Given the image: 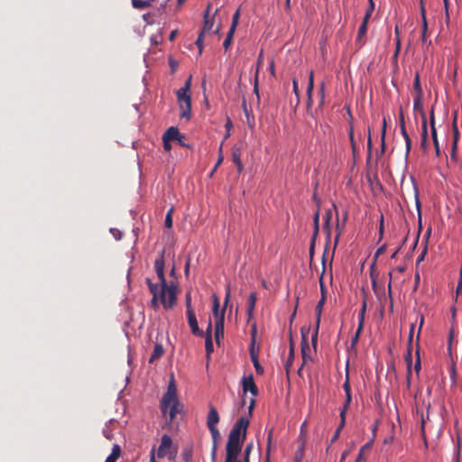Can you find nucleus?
<instances>
[{"label": "nucleus", "instance_id": "obj_1", "mask_svg": "<svg viewBox=\"0 0 462 462\" xmlns=\"http://www.w3.org/2000/svg\"><path fill=\"white\" fill-rule=\"evenodd\" d=\"M165 249L162 250L154 261V269L158 276L160 284L153 283L150 278H146V283L152 295L151 306L157 310L161 302L165 310L172 309L176 305L177 288L174 284L168 285L164 274Z\"/></svg>", "mask_w": 462, "mask_h": 462}, {"label": "nucleus", "instance_id": "obj_2", "mask_svg": "<svg viewBox=\"0 0 462 462\" xmlns=\"http://www.w3.org/2000/svg\"><path fill=\"white\" fill-rule=\"evenodd\" d=\"M254 404L255 401L252 399L248 408V416L240 417L231 429L226 445L225 462H242L238 459V457L242 452V448L246 439L250 417L252 416Z\"/></svg>", "mask_w": 462, "mask_h": 462}, {"label": "nucleus", "instance_id": "obj_3", "mask_svg": "<svg viewBox=\"0 0 462 462\" xmlns=\"http://www.w3.org/2000/svg\"><path fill=\"white\" fill-rule=\"evenodd\" d=\"M160 407L167 423H171L176 415L183 411L184 406L178 399L177 386L173 376H171L167 391L161 400Z\"/></svg>", "mask_w": 462, "mask_h": 462}, {"label": "nucleus", "instance_id": "obj_4", "mask_svg": "<svg viewBox=\"0 0 462 462\" xmlns=\"http://www.w3.org/2000/svg\"><path fill=\"white\" fill-rule=\"evenodd\" d=\"M191 87V76L186 80L184 86L177 90V99L180 104V116L189 120L191 116V97L189 94Z\"/></svg>", "mask_w": 462, "mask_h": 462}, {"label": "nucleus", "instance_id": "obj_5", "mask_svg": "<svg viewBox=\"0 0 462 462\" xmlns=\"http://www.w3.org/2000/svg\"><path fill=\"white\" fill-rule=\"evenodd\" d=\"M155 454L159 458L167 457L170 461L175 462L178 454V447L173 444L169 435L164 434L161 439V444Z\"/></svg>", "mask_w": 462, "mask_h": 462}, {"label": "nucleus", "instance_id": "obj_6", "mask_svg": "<svg viewBox=\"0 0 462 462\" xmlns=\"http://www.w3.org/2000/svg\"><path fill=\"white\" fill-rule=\"evenodd\" d=\"M230 297H231V287H230V284H227L226 287L224 306H223L222 310H219V307H220L219 300L216 294L213 295L212 313L215 318V327H218V328L224 327L226 308L229 302Z\"/></svg>", "mask_w": 462, "mask_h": 462}, {"label": "nucleus", "instance_id": "obj_7", "mask_svg": "<svg viewBox=\"0 0 462 462\" xmlns=\"http://www.w3.org/2000/svg\"><path fill=\"white\" fill-rule=\"evenodd\" d=\"M310 332V328H301V356H302V364L300 367L298 369V374L299 376H301V371L304 366V365L309 361L311 360L310 356V347L308 342V334Z\"/></svg>", "mask_w": 462, "mask_h": 462}, {"label": "nucleus", "instance_id": "obj_8", "mask_svg": "<svg viewBox=\"0 0 462 462\" xmlns=\"http://www.w3.org/2000/svg\"><path fill=\"white\" fill-rule=\"evenodd\" d=\"M326 300H327V296L322 295L320 297V300H319V302L317 303V305L315 307L316 326H315V329L311 336V344H312V346L314 347V349H316L317 344H318V336H319V325H320V320H321V314H322V310H323V307L325 305Z\"/></svg>", "mask_w": 462, "mask_h": 462}, {"label": "nucleus", "instance_id": "obj_9", "mask_svg": "<svg viewBox=\"0 0 462 462\" xmlns=\"http://www.w3.org/2000/svg\"><path fill=\"white\" fill-rule=\"evenodd\" d=\"M343 389L346 393V400H345L344 405L340 411L341 427L345 426L346 411H347V410L350 406V403L352 402L351 387H350V383H349L348 373H346V380L343 383Z\"/></svg>", "mask_w": 462, "mask_h": 462}, {"label": "nucleus", "instance_id": "obj_10", "mask_svg": "<svg viewBox=\"0 0 462 462\" xmlns=\"http://www.w3.org/2000/svg\"><path fill=\"white\" fill-rule=\"evenodd\" d=\"M413 332H414V324L411 325L410 332H409V339H408V349L407 353L405 355V361L407 363L408 371H407V383H410L411 375V342L413 337Z\"/></svg>", "mask_w": 462, "mask_h": 462}, {"label": "nucleus", "instance_id": "obj_11", "mask_svg": "<svg viewBox=\"0 0 462 462\" xmlns=\"http://www.w3.org/2000/svg\"><path fill=\"white\" fill-rule=\"evenodd\" d=\"M243 151V143H236L231 149L232 162L236 166L237 171L240 173L244 170V166L241 161V155Z\"/></svg>", "mask_w": 462, "mask_h": 462}, {"label": "nucleus", "instance_id": "obj_12", "mask_svg": "<svg viewBox=\"0 0 462 462\" xmlns=\"http://www.w3.org/2000/svg\"><path fill=\"white\" fill-rule=\"evenodd\" d=\"M188 323L193 335L202 337L203 331L199 328L194 310L186 311Z\"/></svg>", "mask_w": 462, "mask_h": 462}, {"label": "nucleus", "instance_id": "obj_13", "mask_svg": "<svg viewBox=\"0 0 462 462\" xmlns=\"http://www.w3.org/2000/svg\"><path fill=\"white\" fill-rule=\"evenodd\" d=\"M166 138L171 141H176L180 145L186 147L187 144L183 142L185 136L180 133L178 127L171 126L169 127L165 133Z\"/></svg>", "mask_w": 462, "mask_h": 462}, {"label": "nucleus", "instance_id": "obj_14", "mask_svg": "<svg viewBox=\"0 0 462 462\" xmlns=\"http://www.w3.org/2000/svg\"><path fill=\"white\" fill-rule=\"evenodd\" d=\"M242 385L244 394H245L247 392H250L253 396H256L258 394V390L254 383V377L252 374L243 378Z\"/></svg>", "mask_w": 462, "mask_h": 462}, {"label": "nucleus", "instance_id": "obj_15", "mask_svg": "<svg viewBox=\"0 0 462 462\" xmlns=\"http://www.w3.org/2000/svg\"><path fill=\"white\" fill-rule=\"evenodd\" d=\"M400 130H401L402 135L405 141L406 155H408L411 149V138L406 131V128H405L404 116H403V112L402 109L400 111Z\"/></svg>", "mask_w": 462, "mask_h": 462}, {"label": "nucleus", "instance_id": "obj_16", "mask_svg": "<svg viewBox=\"0 0 462 462\" xmlns=\"http://www.w3.org/2000/svg\"><path fill=\"white\" fill-rule=\"evenodd\" d=\"M250 357L254 366L255 372L257 374H263L264 370L263 367L260 365L258 360V353L254 348V339L253 338L251 346H250Z\"/></svg>", "mask_w": 462, "mask_h": 462}, {"label": "nucleus", "instance_id": "obj_17", "mask_svg": "<svg viewBox=\"0 0 462 462\" xmlns=\"http://www.w3.org/2000/svg\"><path fill=\"white\" fill-rule=\"evenodd\" d=\"M219 415L215 406L209 405V411L207 417V427L214 428L217 427L219 422Z\"/></svg>", "mask_w": 462, "mask_h": 462}, {"label": "nucleus", "instance_id": "obj_18", "mask_svg": "<svg viewBox=\"0 0 462 462\" xmlns=\"http://www.w3.org/2000/svg\"><path fill=\"white\" fill-rule=\"evenodd\" d=\"M369 21L364 20L358 29L357 36L356 39V44L358 45L359 48H361L364 44V37L366 34L367 32V23Z\"/></svg>", "mask_w": 462, "mask_h": 462}, {"label": "nucleus", "instance_id": "obj_19", "mask_svg": "<svg viewBox=\"0 0 462 462\" xmlns=\"http://www.w3.org/2000/svg\"><path fill=\"white\" fill-rule=\"evenodd\" d=\"M256 300H257L256 292L250 293L248 300H247V306H246V314H247L248 319H250L254 315V310Z\"/></svg>", "mask_w": 462, "mask_h": 462}, {"label": "nucleus", "instance_id": "obj_20", "mask_svg": "<svg viewBox=\"0 0 462 462\" xmlns=\"http://www.w3.org/2000/svg\"><path fill=\"white\" fill-rule=\"evenodd\" d=\"M423 321H424V318L423 316L420 317V328H419V330H418V334H417V338H416V356H417V358H416V362H415V365H414V370L416 371L417 374H419L420 370V352H419V339H420V329H421V327L423 325Z\"/></svg>", "mask_w": 462, "mask_h": 462}, {"label": "nucleus", "instance_id": "obj_21", "mask_svg": "<svg viewBox=\"0 0 462 462\" xmlns=\"http://www.w3.org/2000/svg\"><path fill=\"white\" fill-rule=\"evenodd\" d=\"M314 88V79H313V71H310V77H309V83L307 87V96H308V112H310V107L312 104V91Z\"/></svg>", "mask_w": 462, "mask_h": 462}, {"label": "nucleus", "instance_id": "obj_22", "mask_svg": "<svg viewBox=\"0 0 462 462\" xmlns=\"http://www.w3.org/2000/svg\"><path fill=\"white\" fill-rule=\"evenodd\" d=\"M423 96H414L413 98V110L419 112L421 116V119L424 120L426 118L425 112L423 110Z\"/></svg>", "mask_w": 462, "mask_h": 462}, {"label": "nucleus", "instance_id": "obj_23", "mask_svg": "<svg viewBox=\"0 0 462 462\" xmlns=\"http://www.w3.org/2000/svg\"><path fill=\"white\" fill-rule=\"evenodd\" d=\"M155 0H131L132 6L136 10H144L152 6Z\"/></svg>", "mask_w": 462, "mask_h": 462}, {"label": "nucleus", "instance_id": "obj_24", "mask_svg": "<svg viewBox=\"0 0 462 462\" xmlns=\"http://www.w3.org/2000/svg\"><path fill=\"white\" fill-rule=\"evenodd\" d=\"M332 208L333 209L337 210V207L335 204L332 205ZM337 213V226H336V230H337V235H336V244L337 243L338 241V238L342 233V230H343V226L345 225V223L346 222L347 220V211H345L344 212V215H343V225L340 226L339 222H338V215H337V211H336Z\"/></svg>", "mask_w": 462, "mask_h": 462}, {"label": "nucleus", "instance_id": "obj_25", "mask_svg": "<svg viewBox=\"0 0 462 462\" xmlns=\"http://www.w3.org/2000/svg\"><path fill=\"white\" fill-rule=\"evenodd\" d=\"M209 9H210V5H208V8L206 9V11L204 13V25H203V29L201 31V32H203V34L207 32H209L213 28V25H214V22L209 19Z\"/></svg>", "mask_w": 462, "mask_h": 462}, {"label": "nucleus", "instance_id": "obj_26", "mask_svg": "<svg viewBox=\"0 0 462 462\" xmlns=\"http://www.w3.org/2000/svg\"><path fill=\"white\" fill-rule=\"evenodd\" d=\"M333 212L332 209L329 208L326 211L325 217H324V229L327 232V236L329 238L331 235V226H330V220L332 219Z\"/></svg>", "mask_w": 462, "mask_h": 462}, {"label": "nucleus", "instance_id": "obj_27", "mask_svg": "<svg viewBox=\"0 0 462 462\" xmlns=\"http://www.w3.org/2000/svg\"><path fill=\"white\" fill-rule=\"evenodd\" d=\"M164 353V349L161 344H156L153 351L149 358V363H153L159 359Z\"/></svg>", "mask_w": 462, "mask_h": 462}, {"label": "nucleus", "instance_id": "obj_28", "mask_svg": "<svg viewBox=\"0 0 462 462\" xmlns=\"http://www.w3.org/2000/svg\"><path fill=\"white\" fill-rule=\"evenodd\" d=\"M420 14H421V18H422L421 42L424 43V42H426V33L428 31V23H427L426 14H425V8L423 5L420 6Z\"/></svg>", "mask_w": 462, "mask_h": 462}, {"label": "nucleus", "instance_id": "obj_29", "mask_svg": "<svg viewBox=\"0 0 462 462\" xmlns=\"http://www.w3.org/2000/svg\"><path fill=\"white\" fill-rule=\"evenodd\" d=\"M210 434H211V437H212V445L215 446V448H217V446H218V442L220 440V432L217 429V427H214V428H208Z\"/></svg>", "mask_w": 462, "mask_h": 462}, {"label": "nucleus", "instance_id": "obj_30", "mask_svg": "<svg viewBox=\"0 0 462 462\" xmlns=\"http://www.w3.org/2000/svg\"><path fill=\"white\" fill-rule=\"evenodd\" d=\"M192 455H193L192 448L191 447H186L181 451V454H180L181 460L183 462H191Z\"/></svg>", "mask_w": 462, "mask_h": 462}, {"label": "nucleus", "instance_id": "obj_31", "mask_svg": "<svg viewBox=\"0 0 462 462\" xmlns=\"http://www.w3.org/2000/svg\"><path fill=\"white\" fill-rule=\"evenodd\" d=\"M413 88L415 91L414 96H423V90L420 85V75L417 72L414 78Z\"/></svg>", "mask_w": 462, "mask_h": 462}, {"label": "nucleus", "instance_id": "obj_32", "mask_svg": "<svg viewBox=\"0 0 462 462\" xmlns=\"http://www.w3.org/2000/svg\"><path fill=\"white\" fill-rule=\"evenodd\" d=\"M385 135H386V119L383 120V127L381 132V154L383 155L385 152Z\"/></svg>", "mask_w": 462, "mask_h": 462}, {"label": "nucleus", "instance_id": "obj_33", "mask_svg": "<svg viewBox=\"0 0 462 462\" xmlns=\"http://www.w3.org/2000/svg\"><path fill=\"white\" fill-rule=\"evenodd\" d=\"M293 360H294V348L291 347L289 349V356H288L287 361L284 365L287 374L289 373L290 368L291 367V365L293 364Z\"/></svg>", "mask_w": 462, "mask_h": 462}, {"label": "nucleus", "instance_id": "obj_34", "mask_svg": "<svg viewBox=\"0 0 462 462\" xmlns=\"http://www.w3.org/2000/svg\"><path fill=\"white\" fill-rule=\"evenodd\" d=\"M236 31H233V30H228V32L226 34V37L223 42V47L226 51H227L232 43V41H233V36H234V33H235Z\"/></svg>", "mask_w": 462, "mask_h": 462}, {"label": "nucleus", "instance_id": "obj_35", "mask_svg": "<svg viewBox=\"0 0 462 462\" xmlns=\"http://www.w3.org/2000/svg\"><path fill=\"white\" fill-rule=\"evenodd\" d=\"M313 222H314V231H313V239H316V236L319 233V208L316 211L314 217H313Z\"/></svg>", "mask_w": 462, "mask_h": 462}, {"label": "nucleus", "instance_id": "obj_36", "mask_svg": "<svg viewBox=\"0 0 462 462\" xmlns=\"http://www.w3.org/2000/svg\"><path fill=\"white\" fill-rule=\"evenodd\" d=\"M452 128H453V142H455V145H456V144H457L459 136H460L459 130L457 126V115H455Z\"/></svg>", "mask_w": 462, "mask_h": 462}, {"label": "nucleus", "instance_id": "obj_37", "mask_svg": "<svg viewBox=\"0 0 462 462\" xmlns=\"http://www.w3.org/2000/svg\"><path fill=\"white\" fill-rule=\"evenodd\" d=\"M254 444L253 442H249L246 444L245 448L244 450V459L243 462H250V454L253 450Z\"/></svg>", "mask_w": 462, "mask_h": 462}, {"label": "nucleus", "instance_id": "obj_38", "mask_svg": "<svg viewBox=\"0 0 462 462\" xmlns=\"http://www.w3.org/2000/svg\"><path fill=\"white\" fill-rule=\"evenodd\" d=\"M239 17H240V8H238L236 13L233 14V17H232V23H231V26H230V30H233V31H236V27H237V24H238V22H239Z\"/></svg>", "mask_w": 462, "mask_h": 462}, {"label": "nucleus", "instance_id": "obj_39", "mask_svg": "<svg viewBox=\"0 0 462 462\" xmlns=\"http://www.w3.org/2000/svg\"><path fill=\"white\" fill-rule=\"evenodd\" d=\"M205 348L207 355L209 356L213 352L212 337L207 336L205 340Z\"/></svg>", "mask_w": 462, "mask_h": 462}, {"label": "nucleus", "instance_id": "obj_40", "mask_svg": "<svg viewBox=\"0 0 462 462\" xmlns=\"http://www.w3.org/2000/svg\"><path fill=\"white\" fill-rule=\"evenodd\" d=\"M172 213H173V208H170L166 214L165 217V226L168 228H171L172 226Z\"/></svg>", "mask_w": 462, "mask_h": 462}, {"label": "nucleus", "instance_id": "obj_41", "mask_svg": "<svg viewBox=\"0 0 462 462\" xmlns=\"http://www.w3.org/2000/svg\"><path fill=\"white\" fill-rule=\"evenodd\" d=\"M374 10V4L373 0H369V7L367 8V10L365 12L364 20L369 21Z\"/></svg>", "mask_w": 462, "mask_h": 462}, {"label": "nucleus", "instance_id": "obj_42", "mask_svg": "<svg viewBox=\"0 0 462 462\" xmlns=\"http://www.w3.org/2000/svg\"><path fill=\"white\" fill-rule=\"evenodd\" d=\"M203 41H204V34H203V32H200V33L199 34V37L195 42V44L199 48V54H201L202 51H203Z\"/></svg>", "mask_w": 462, "mask_h": 462}, {"label": "nucleus", "instance_id": "obj_43", "mask_svg": "<svg viewBox=\"0 0 462 462\" xmlns=\"http://www.w3.org/2000/svg\"><path fill=\"white\" fill-rule=\"evenodd\" d=\"M110 456H112L116 459H118L120 457V456H121V448H120L119 445L115 444L113 446V448H112V451L110 453Z\"/></svg>", "mask_w": 462, "mask_h": 462}, {"label": "nucleus", "instance_id": "obj_44", "mask_svg": "<svg viewBox=\"0 0 462 462\" xmlns=\"http://www.w3.org/2000/svg\"><path fill=\"white\" fill-rule=\"evenodd\" d=\"M224 337V327H215V338L217 343Z\"/></svg>", "mask_w": 462, "mask_h": 462}, {"label": "nucleus", "instance_id": "obj_45", "mask_svg": "<svg viewBox=\"0 0 462 462\" xmlns=\"http://www.w3.org/2000/svg\"><path fill=\"white\" fill-rule=\"evenodd\" d=\"M431 134H432V139H433V143H434V147L436 150V154L439 155L440 151H439V144L438 136H437V131H432Z\"/></svg>", "mask_w": 462, "mask_h": 462}, {"label": "nucleus", "instance_id": "obj_46", "mask_svg": "<svg viewBox=\"0 0 462 462\" xmlns=\"http://www.w3.org/2000/svg\"><path fill=\"white\" fill-rule=\"evenodd\" d=\"M185 305H186V311L189 310H194L191 306V295L190 292H187L185 295Z\"/></svg>", "mask_w": 462, "mask_h": 462}, {"label": "nucleus", "instance_id": "obj_47", "mask_svg": "<svg viewBox=\"0 0 462 462\" xmlns=\"http://www.w3.org/2000/svg\"><path fill=\"white\" fill-rule=\"evenodd\" d=\"M421 139H424L427 140L428 138V129H427V119L424 118V120H422V125H421Z\"/></svg>", "mask_w": 462, "mask_h": 462}, {"label": "nucleus", "instance_id": "obj_48", "mask_svg": "<svg viewBox=\"0 0 462 462\" xmlns=\"http://www.w3.org/2000/svg\"><path fill=\"white\" fill-rule=\"evenodd\" d=\"M162 142H163V148L165 151L169 152L171 150V140L170 139H167L166 138V134H163L162 135Z\"/></svg>", "mask_w": 462, "mask_h": 462}, {"label": "nucleus", "instance_id": "obj_49", "mask_svg": "<svg viewBox=\"0 0 462 462\" xmlns=\"http://www.w3.org/2000/svg\"><path fill=\"white\" fill-rule=\"evenodd\" d=\"M319 98H320L319 106H321L324 103V98H325V88H324L323 83L319 87Z\"/></svg>", "mask_w": 462, "mask_h": 462}, {"label": "nucleus", "instance_id": "obj_50", "mask_svg": "<svg viewBox=\"0 0 462 462\" xmlns=\"http://www.w3.org/2000/svg\"><path fill=\"white\" fill-rule=\"evenodd\" d=\"M243 107H244L245 114V116L247 117V123H248L250 127H253L254 126V117H252V121H251L250 114H249V111L246 108L245 102H244Z\"/></svg>", "mask_w": 462, "mask_h": 462}, {"label": "nucleus", "instance_id": "obj_51", "mask_svg": "<svg viewBox=\"0 0 462 462\" xmlns=\"http://www.w3.org/2000/svg\"><path fill=\"white\" fill-rule=\"evenodd\" d=\"M430 128L432 131H437L435 127V116H434V108L431 107L430 115Z\"/></svg>", "mask_w": 462, "mask_h": 462}, {"label": "nucleus", "instance_id": "obj_52", "mask_svg": "<svg viewBox=\"0 0 462 462\" xmlns=\"http://www.w3.org/2000/svg\"><path fill=\"white\" fill-rule=\"evenodd\" d=\"M365 310H366V300H364L363 304H362V308H361L360 312L358 314V319H362V320H365Z\"/></svg>", "mask_w": 462, "mask_h": 462}, {"label": "nucleus", "instance_id": "obj_53", "mask_svg": "<svg viewBox=\"0 0 462 462\" xmlns=\"http://www.w3.org/2000/svg\"><path fill=\"white\" fill-rule=\"evenodd\" d=\"M222 147H223V143H221L220 147H219V157L217 159V162H216V165L214 167V171H216V169L223 162V156H222Z\"/></svg>", "mask_w": 462, "mask_h": 462}, {"label": "nucleus", "instance_id": "obj_54", "mask_svg": "<svg viewBox=\"0 0 462 462\" xmlns=\"http://www.w3.org/2000/svg\"><path fill=\"white\" fill-rule=\"evenodd\" d=\"M254 92L256 94L259 98V90H258V69L256 70L254 77Z\"/></svg>", "mask_w": 462, "mask_h": 462}, {"label": "nucleus", "instance_id": "obj_55", "mask_svg": "<svg viewBox=\"0 0 462 462\" xmlns=\"http://www.w3.org/2000/svg\"><path fill=\"white\" fill-rule=\"evenodd\" d=\"M426 254H427V245L424 246L421 254L417 258V261H416L417 264H419L420 262H422L424 260Z\"/></svg>", "mask_w": 462, "mask_h": 462}, {"label": "nucleus", "instance_id": "obj_56", "mask_svg": "<svg viewBox=\"0 0 462 462\" xmlns=\"http://www.w3.org/2000/svg\"><path fill=\"white\" fill-rule=\"evenodd\" d=\"M364 323H365V320H362V319H358V327H357V329H356L355 335L360 336V333L362 332L363 328H364Z\"/></svg>", "mask_w": 462, "mask_h": 462}, {"label": "nucleus", "instance_id": "obj_57", "mask_svg": "<svg viewBox=\"0 0 462 462\" xmlns=\"http://www.w3.org/2000/svg\"><path fill=\"white\" fill-rule=\"evenodd\" d=\"M349 138H350V143H351L352 150H353V152H355L356 144V142L354 140V133H353V129L352 128L350 129V132H349Z\"/></svg>", "mask_w": 462, "mask_h": 462}, {"label": "nucleus", "instance_id": "obj_58", "mask_svg": "<svg viewBox=\"0 0 462 462\" xmlns=\"http://www.w3.org/2000/svg\"><path fill=\"white\" fill-rule=\"evenodd\" d=\"M319 285H320L321 296L322 295H326L327 296V291H326V288H325V285H324V282H323V276L322 275L319 278Z\"/></svg>", "mask_w": 462, "mask_h": 462}, {"label": "nucleus", "instance_id": "obj_59", "mask_svg": "<svg viewBox=\"0 0 462 462\" xmlns=\"http://www.w3.org/2000/svg\"><path fill=\"white\" fill-rule=\"evenodd\" d=\"M457 144L455 145V142H453L452 143V151H451V153H450V157L452 160H456L457 159Z\"/></svg>", "mask_w": 462, "mask_h": 462}, {"label": "nucleus", "instance_id": "obj_60", "mask_svg": "<svg viewBox=\"0 0 462 462\" xmlns=\"http://www.w3.org/2000/svg\"><path fill=\"white\" fill-rule=\"evenodd\" d=\"M383 236V217L382 216L379 226V239L381 240Z\"/></svg>", "mask_w": 462, "mask_h": 462}, {"label": "nucleus", "instance_id": "obj_61", "mask_svg": "<svg viewBox=\"0 0 462 462\" xmlns=\"http://www.w3.org/2000/svg\"><path fill=\"white\" fill-rule=\"evenodd\" d=\"M386 250V245H383L381 247H379L375 252V257H378L380 254H383Z\"/></svg>", "mask_w": 462, "mask_h": 462}, {"label": "nucleus", "instance_id": "obj_62", "mask_svg": "<svg viewBox=\"0 0 462 462\" xmlns=\"http://www.w3.org/2000/svg\"><path fill=\"white\" fill-rule=\"evenodd\" d=\"M292 87H293V92L299 98V88H298V83L296 79H293L292 81Z\"/></svg>", "mask_w": 462, "mask_h": 462}, {"label": "nucleus", "instance_id": "obj_63", "mask_svg": "<svg viewBox=\"0 0 462 462\" xmlns=\"http://www.w3.org/2000/svg\"><path fill=\"white\" fill-rule=\"evenodd\" d=\"M401 50V41H400V38L396 39V49H395V52H394V56L397 57V55L399 54V51Z\"/></svg>", "mask_w": 462, "mask_h": 462}, {"label": "nucleus", "instance_id": "obj_64", "mask_svg": "<svg viewBox=\"0 0 462 462\" xmlns=\"http://www.w3.org/2000/svg\"><path fill=\"white\" fill-rule=\"evenodd\" d=\"M462 292V282L458 281L457 285V294H459Z\"/></svg>", "mask_w": 462, "mask_h": 462}]
</instances>
